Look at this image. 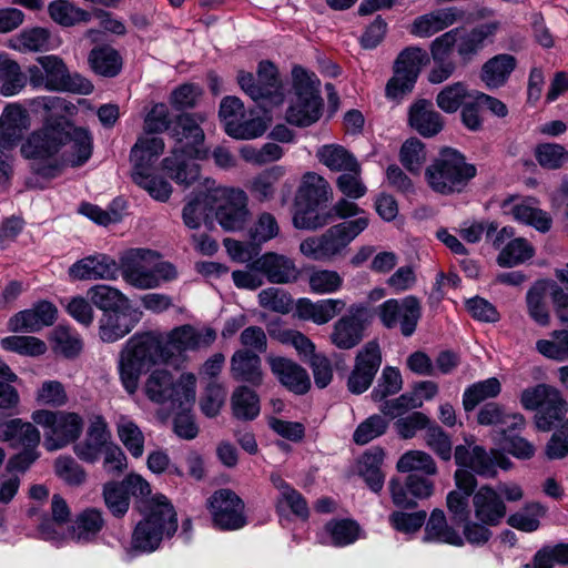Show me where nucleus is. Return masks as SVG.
I'll return each instance as SVG.
<instances>
[{
	"label": "nucleus",
	"instance_id": "6e6552de",
	"mask_svg": "<svg viewBox=\"0 0 568 568\" xmlns=\"http://www.w3.org/2000/svg\"><path fill=\"white\" fill-rule=\"evenodd\" d=\"M196 378L193 374H182L179 379L165 368H156L151 372L144 383L145 396L153 403H170L175 405H193L195 402Z\"/></svg>",
	"mask_w": 568,
	"mask_h": 568
},
{
	"label": "nucleus",
	"instance_id": "f03ea898",
	"mask_svg": "<svg viewBox=\"0 0 568 568\" xmlns=\"http://www.w3.org/2000/svg\"><path fill=\"white\" fill-rule=\"evenodd\" d=\"M206 120L204 113H182L170 129L175 141L171 154L162 160V169L175 183L190 186L200 176V165L194 160L209 156L205 134L201 124Z\"/></svg>",
	"mask_w": 568,
	"mask_h": 568
},
{
	"label": "nucleus",
	"instance_id": "3c124183",
	"mask_svg": "<svg viewBox=\"0 0 568 568\" xmlns=\"http://www.w3.org/2000/svg\"><path fill=\"white\" fill-rule=\"evenodd\" d=\"M501 384L498 378L490 377L468 386L463 395V406L466 412H471L481 402L495 398L500 394Z\"/></svg>",
	"mask_w": 568,
	"mask_h": 568
},
{
	"label": "nucleus",
	"instance_id": "c85d7f7f",
	"mask_svg": "<svg viewBox=\"0 0 568 568\" xmlns=\"http://www.w3.org/2000/svg\"><path fill=\"white\" fill-rule=\"evenodd\" d=\"M41 440L34 423L21 418L0 416V442L8 443L12 448L38 447Z\"/></svg>",
	"mask_w": 568,
	"mask_h": 568
},
{
	"label": "nucleus",
	"instance_id": "49530a36",
	"mask_svg": "<svg viewBox=\"0 0 568 568\" xmlns=\"http://www.w3.org/2000/svg\"><path fill=\"white\" fill-rule=\"evenodd\" d=\"M88 300L103 313L130 305V300L121 291L105 284H98L87 292Z\"/></svg>",
	"mask_w": 568,
	"mask_h": 568
},
{
	"label": "nucleus",
	"instance_id": "aec40b11",
	"mask_svg": "<svg viewBox=\"0 0 568 568\" xmlns=\"http://www.w3.org/2000/svg\"><path fill=\"white\" fill-rule=\"evenodd\" d=\"M434 481L428 476L419 474H409L405 483H400L397 478L389 480V491L392 501L395 506L404 509H414L417 503L414 498L426 499L434 493Z\"/></svg>",
	"mask_w": 568,
	"mask_h": 568
},
{
	"label": "nucleus",
	"instance_id": "7ed1b4c3",
	"mask_svg": "<svg viewBox=\"0 0 568 568\" xmlns=\"http://www.w3.org/2000/svg\"><path fill=\"white\" fill-rule=\"evenodd\" d=\"M164 334L145 332L133 335L120 353L119 373L124 389L133 395L139 388L140 376L145 368L156 364H170L165 351Z\"/></svg>",
	"mask_w": 568,
	"mask_h": 568
},
{
	"label": "nucleus",
	"instance_id": "680f3d73",
	"mask_svg": "<svg viewBox=\"0 0 568 568\" xmlns=\"http://www.w3.org/2000/svg\"><path fill=\"white\" fill-rule=\"evenodd\" d=\"M468 97L466 84L459 81L444 87L436 97V104L446 113H455L462 105L464 106Z\"/></svg>",
	"mask_w": 568,
	"mask_h": 568
},
{
	"label": "nucleus",
	"instance_id": "4d7b16f0",
	"mask_svg": "<svg viewBox=\"0 0 568 568\" xmlns=\"http://www.w3.org/2000/svg\"><path fill=\"white\" fill-rule=\"evenodd\" d=\"M546 515V508L540 503H528L523 509L510 515L507 524L525 532L536 531L540 526V518Z\"/></svg>",
	"mask_w": 568,
	"mask_h": 568
},
{
	"label": "nucleus",
	"instance_id": "774afa93",
	"mask_svg": "<svg viewBox=\"0 0 568 568\" xmlns=\"http://www.w3.org/2000/svg\"><path fill=\"white\" fill-rule=\"evenodd\" d=\"M282 174V168L274 166L255 176L250 184V191L253 196L260 202L273 199L275 193L274 185Z\"/></svg>",
	"mask_w": 568,
	"mask_h": 568
},
{
	"label": "nucleus",
	"instance_id": "412c9836",
	"mask_svg": "<svg viewBox=\"0 0 568 568\" xmlns=\"http://www.w3.org/2000/svg\"><path fill=\"white\" fill-rule=\"evenodd\" d=\"M454 479L457 489L447 494L446 506L452 519L460 525L470 518L469 497H473L478 483L467 469H457Z\"/></svg>",
	"mask_w": 568,
	"mask_h": 568
},
{
	"label": "nucleus",
	"instance_id": "393cba45",
	"mask_svg": "<svg viewBox=\"0 0 568 568\" xmlns=\"http://www.w3.org/2000/svg\"><path fill=\"white\" fill-rule=\"evenodd\" d=\"M215 215L225 231L242 230L248 217L245 192L239 189L225 190L223 203L219 205Z\"/></svg>",
	"mask_w": 568,
	"mask_h": 568
},
{
	"label": "nucleus",
	"instance_id": "0e129e2a",
	"mask_svg": "<svg viewBox=\"0 0 568 568\" xmlns=\"http://www.w3.org/2000/svg\"><path fill=\"white\" fill-rule=\"evenodd\" d=\"M534 255V247L523 237L511 240L499 253L497 262L500 266L513 267L524 263Z\"/></svg>",
	"mask_w": 568,
	"mask_h": 568
},
{
	"label": "nucleus",
	"instance_id": "dca6fc26",
	"mask_svg": "<svg viewBox=\"0 0 568 568\" xmlns=\"http://www.w3.org/2000/svg\"><path fill=\"white\" fill-rule=\"evenodd\" d=\"M37 62L44 69L49 91H67L79 94L92 92V83L78 73H70L63 60L58 55H42L37 59Z\"/></svg>",
	"mask_w": 568,
	"mask_h": 568
},
{
	"label": "nucleus",
	"instance_id": "f704fd0d",
	"mask_svg": "<svg viewBox=\"0 0 568 568\" xmlns=\"http://www.w3.org/2000/svg\"><path fill=\"white\" fill-rule=\"evenodd\" d=\"M345 307L346 302L341 298H326L316 302L310 298H300L296 304V313L304 321L324 325L342 313Z\"/></svg>",
	"mask_w": 568,
	"mask_h": 568
},
{
	"label": "nucleus",
	"instance_id": "09e8293b",
	"mask_svg": "<svg viewBox=\"0 0 568 568\" xmlns=\"http://www.w3.org/2000/svg\"><path fill=\"white\" fill-rule=\"evenodd\" d=\"M233 415L237 419L253 420L260 414V398L247 386H237L231 397Z\"/></svg>",
	"mask_w": 568,
	"mask_h": 568
},
{
	"label": "nucleus",
	"instance_id": "1a4fd4ad",
	"mask_svg": "<svg viewBox=\"0 0 568 568\" xmlns=\"http://www.w3.org/2000/svg\"><path fill=\"white\" fill-rule=\"evenodd\" d=\"M520 403L525 409L537 410L535 425L541 432L551 430L565 419L568 412V403L560 390L547 384L524 389Z\"/></svg>",
	"mask_w": 568,
	"mask_h": 568
},
{
	"label": "nucleus",
	"instance_id": "a878e982",
	"mask_svg": "<svg viewBox=\"0 0 568 568\" xmlns=\"http://www.w3.org/2000/svg\"><path fill=\"white\" fill-rule=\"evenodd\" d=\"M69 275L79 281H114L119 276V265L113 257L106 254L90 255L72 264Z\"/></svg>",
	"mask_w": 568,
	"mask_h": 568
},
{
	"label": "nucleus",
	"instance_id": "ddd939ff",
	"mask_svg": "<svg viewBox=\"0 0 568 568\" xmlns=\"http://www.w3.org/2000/svg\"><path fill=\"white\" fill-rule=\"evenodd\" d=\"M428 62L426 50L419 47L404 49L395 61L394 75L386 84L387 98L397 100L412 92L423 65Z\"/></svg>",
	"mask_w": 568,
	"mask_h": 568
},
{
	"label": "nucleus",
	"instance_id": "5701e85b",
	"mask_svg": "<svg viewBox=\"0 0 568 568\" xmlns=\"http://www.w3.org/2000/svg\"><path fill=\"white\" fill-rule=\"evenodd\" d=\"M266 362L272 374L290 392L303 395L311 388V379L306 369L293 359L270 355Z\"/></svg>",
	"mask_w": 568,
	"mask_h": 568
},
{
	"label": "nucleus",
	"instance_id": "0eeeda50",
	"mask_svg": "<svg viewBox=\"0 0 568 568\" xmlns=\"http://www.w3.org/2000/svg\"><path fill=\"white\" fill-rule=\"evenodd\" d=\"M368 226L366 216L342 222L318 236H310L300 244V252L314 261H333L341 256L349 243Z\"/></svg>",
	"mask_w": 568,
	"mask_h": 568
},
{
	"label": "nucleus",
	"instance_id": "f257e3e1",
	"mask_svg": "<svg viewBox=\"0 0 568 568\" xmlns=\"http://www.w3.org/2000/svg\"><path fill=\"white\" fill-rule=\"evenodd\" d=\"M91 133L77 128L64 118L47 120L22 141L21 155L31 170L43 178L58 176L65 165L81 166L92 154Z\"/></svg>",
	"mask_w": 568,
	"mask_h": 568
},
{
	"label": "nucleus",
	"instance_id": "79ce46f5",
	"mask_svg": "<svg viewBox=\"0 0 568 568\" xmlns=\"http://www.w3.org/2000/svg\"><path fill=\"white\" fill-rule=\"evenodd\" d=\"M499 28V22L493 21L480 24L470 31L459 29L457 52L467 62L483 47L485 39L493 36Z\"/></svg>",
	"mask_w": 568,
	"mask_h": 568
},
{
	"label": "nucleus",
	"instance_id": "ea45409f",
	"mask_svg": "<svg viewBox=\"0 0 568 568\" xmlns=\"http://www.w3.org/2000/svg\"><path fill=\"white\" fill-rule=\"evenodd\" d=\"M104 527L102 511L97 508H87L77 515L69 528V537L77 542H91Z\"/></svg>",
	"mask_w": 568,
	"mask_h": 568
},
{
	"label": "nucleus",
	"instance_id": "72a5a7b5",
	"mask_svg": "<svg viewBox=\"0 0 568 568\" xmlns=\"http://www.w3.org/2000/svg\"><path fill=\"white\" fill-rule=\"evenodd\" d=\"M408 122L424 138H433L444 128L443 116L434 109L433 103L426 99H420L410 105Z\"/></svg>",
	"mask_w": 568,
	"mask_h": 568
},
{
	"label": "nucleus",
	"instance_id": "052dcab7",
	"mask_svg": "<svg viewBox=\"0 0 568 568\" xmlns=\"http://www.w3.org/2000/svg\"><path fill=\"white\" fill-rule=\"evenodd\" d=\"M426 446L436 454L442 460L448 462L453 454V443L450 436L434 420L427 427L424 434Z\"/></svg>",
	"mask_w": 568,
	"mask_h": 568
},
{
	"label": "nucleus",
	"instance_id": "39448f33",
	"mask_svg": "<svg viewBox=\"0 0 568 568\" xmlns=\"http://www.w3.org/2000/svg\"><path fill=\"white\" fill-rule=\"evenodd\" d=\"M320 79L301 65L292 69L293 97L286 110V121L296 126H308L321 116Z\"/></svg>",
	"mask_w": 568,
	"mask_h": 568
},
{
	"label": "nucleus",
	"instance_id": "423d86ee",
	"mask_svg": "<svg viewBox=\"0 0 568 568\" xmlns=\"http://www.w3.org/2000/svg\"><path fill=\"white\" fill-rule=\"evenodd\" d=\"M476 175V168L455 149L445 148L425 171L433 191L440 194L460 192Z\"/></svg>",
	"mask_w": 568,
	"mask_h": 568
},
{
	"label": "nucleus",
	"instance_id": "603ef678",
	"mask_svg": "<svg viewBox=\"0 0 568 568\" xmlns=\"http://www.w3.org/2000/svg\"><path fill=\"white\" fill-rule=\"evenodd\" d=\"M51 32L47 28L33 27L22 30L11 41V48L21 52L48 50Z\"/></svg>",
	"mask_w": 568,
	"mask_h": 568
},
{
	"label": "nucleus",
	"instance_id": "69168bd1",
	"mask_svg": "<svg viewBox=\"0 0 568 568\" xmlns=\"http://www.w3.org/2000/svg\"><path fill=\"white\" fill-rule=\"evenodd\" d=\"M509 213L516 221L531 225L540 232H547L551 226V219L546 212L525 203L514 204Z\"/></svg>",
	"mask_w": 568,
	"mask_h": 568
},
{
	"label": "nucleus",
	"instance_id": "cd10ccee",
	"mask_svg": "<svg viewBox=\"0 0 568 568\" xmlns=\"http://www.w3.org/2000/svg\"><path fill=\"white\" fill-rule=\"evenodd\" d=\"M139 317L131 305L103 313L99 321V336L105 343H114L128 335Z\"/></svg>",
	"mask_w": 568,
	"mask_h": 568
},
{
	"label": "nucleus",
	"instance_id": "9d476101",
	"mask_svg": "<svg viewBox=\"0 0 568 568\" xmlns=\"http://www.w3.org/2000/svg\"><path fill=\"white\" fill-rule=\"evenodd\" d=\"M31 419L43 428V446L48 452L74 443L83 430L82 417L73 412L38 409L31 414Z\"/></svg>",
	"mask_w": 568,
	"mask_h": 568
},
{
	"label": "nucleus",
	"instance_id": "8fccbe9b",
	"mask_svg": "<svg viewBox=\"0 0 568 568\" xmlns=\"http://www.w3.org/2000/svg\"><path fill=\"white\" fill-rule=\"evenodd\" d=\"M88 60L92 70L103 77H115L122 67L118 51L108 45L92 49Z\"/></svg>",
	"mask_w": 568,
	"mask_h": 568
},
{
	"label": "nucleus",
	"instance_id": "6ab92c4d",
	"mask_svg": "<svg viewBox=\"0 0 568 568\" xmlns=\"http://www.w3.org/2000/svg\"><path fill=\"white\" fill-rule=\"evenodd\" d=\"M382 364L378 343L372 341L357 353L354 368L347 381V388L353 394H362L368 389Z\"/></svg>",
	"mask_w": 568,
	"mask_h": 568
},
{
	"label": "nucleus",
	"instance_id": "c03bdc74",
	"mask_svg": "<svg viewBox=\"0 0 568 568\" xmlns=\"http://www.w3.org/2000/svg\"><path fill=\"white\" fill-rule=\"evenodd\" d=\"M384 456L382 448L373 447L358 462V474L374 493L381 491L384 486L385 476L381 469Z\"/></svg>",
	"mask_w": 568,
	"mask_h": 568
},
{
	"label": "nucleus",
	"instance_id": "5fc2aeb1",
	"mask_svg": "<svg viewBox=\"0 0 568 568\" xmlns=\"http://www.w3.org/2000/svg\"><path fill=\"white\" fill-rule=\"evenodd\" d=\"M396 468L400 473H423L426 476H435L438 473L434 458L424 450L406 452L398 459Z\"/></svg>",
	"mask_w": 568,
	"mask_h": 568
},
{
	"label": "nucleus",
	"instance_id": "4468645a",
	"mask_svg": "<svg viewBox=\"0 0 568 568\" xmlns=\"http://www.w3.org/2000/svg\"><path fill=\"white\" fill-rule=\"evenodd\" d=\"M372 313L363 303H354L332 327L331 343L338 349L347 351L356 347L365 337V331L371 324Z\"/></svg>",
	"mask_w": 568,
	"mask_h": 568
},
{
	"label": "nucleus",
	"instance_id": "bf43d9fd",
	"mask_svg": "<svg viewBox=\"0 0 568 568\" xmlns=\"http://www.w3.org/2000/svg\"><path fill=\"white\" fill-rule=\"evenodd\" d=\"M399 159L408 172L419 174L427 160L425 144L416 138L408 139L400 148Z\"/></svg>",
	"mask_w": 568,
	"mask_h": 568
},
{
	"label": "nucleus",
	"instance_id": "338daca9",
	"mask_svg": "<svg viewBox=\"0 0 568 568\" xmlns=\"http://www.w3.org/2000/svg\"><path fill=\"white\" fill-rule=\"evenodd\" d=\"M554 341L539 339L536 349L547 358L558 362L568 359V329H557L551 333Z\"/></svg>",
	"mask_w": 568,
	"mask_h": 568
},
{
	"label": "nucleus",
	"instance_id": "a18cd8bd",
	"mask_svg": "<svg viewBox=\"0 0 568 568\" xmlns=\"http://www.w3.org/2000/svg\"><path fill=\"white\" fill-rule=\"evenodd\" d=\"M316 156L331 171L341 172V174L353 168L357 169L359 164L348 150L338 144L323 145L317 150Z\"/></svg>",
	"mask_w": 568,
	"mask_h": 568
},
{
	"label": "nucleus",
	"instance_id": "473e14b6",
	"mask_svg": "<svg viewBox=\"0 0 568 568\" xmlns=\"http://www.w3.org/2000/svg\"><path fill=\"white\" fill-rule=\"evenodd\" d=\"M230 373L234 381L258 387L263 383L262 361L248 349L236 351L230 362Z\"/></svg>",
	"mask_w": 568,
	"mask_h": 568
},
{
	"label": "nucleus",
	"instance_id": "2f4dec72",
	"mask_svg": "<svg viewBox=\"0 0 568 568\" xmlns=\"http://www.w3.org/2000/svg\"><path fill=\"white\" fill-rule=\"evenodd\" d=\"M26 111L18 104L4 108L0 115V150L11 155V150L17 145L26 129Z\"/></svg>",
	"mask_w": 568,
	"mask_h": 568
},
{
	"label": "nucleus",
	"instance_id": "13d9d810",
	"mask_svg": "<svg viewBox=\"0 0 568 568\" xmlns=\"http://www.w3.org/2000/svg\"><path fill=\"white\" fill-rule=\"evenodd\" d=\"M52 348L67 358L80 354L83 343L80 336L67 326H57L51 333Z\"/></svg>",
	"mask_w": 568,
	"mask_h": 568
},
{
	"label": "nucleus",
	"instance_id": "c9c22d12",
	"mask_svg": "<svg viewBox=\"0 0 568 568\" xmlns=\"http://www.w3.org/2000/svg\"><path fill=\"white\" fill-rule=\"evenodd\" d=\"M463 17L457 8H445L432 11L416 18L410 27V33L419 38H429L454 24Z\"/></svg>",
	"mask_w": 568,
	"mask_h": 568
},
{
	"label": "nucleus",
	"instance_id": "4be33fe9",
	"mask_svg": "<svg viewBox=\"0 0 568 568\" xmlns=\"http://www.w3.org/2000/svg\"><path fill=\"white\" fill-rule=\"evenodd\" d=\"M253 271L266 276L274 284L294 283L300 277V270L295 262L286 255L267 252L250 264Z\"/></svg>",
	"mask_w": 568,
	"mask_h": 568
},
{
	"label": "nucleus",
	"instance_id": "bb28decb",
	"mask_svg": "<svg viewBox=\"0 0 568 568\" xmlns=\"http://www.w3.org/2000/svg\"><path fill=\"white\" fill-rule=\"evenodd\" d=\"M454 458L460 469H467L471 474L494 478L497 475L496 458L493 449L488 453L484 447L458 445L454 450Z\"/></svg>",
	"mask_w": 568,
	"mask_h": 568
},
{
	"label": "nucleus",
	"instance_id": "e433bc0d",
	"mask_svg": "<svg viewBox=\"0 0 568 568\" xmlns=\"http://www.w3.org/2000/svg\"><path fill=\"white\" fill-rule=\"evenodd\" d=\"M164 140L160 136L144 135L138 139L131 150L132 173H152L153 164L163 153Z\"/></svg>",
	"mask_w": 568,
	"mask_h": 568
},
{
	"label": "nucleus",
	"instance_id": "de8ad7c7",
	"mask_svg": "<svg viewBox=\"0 0 568 568\" xmlns=\"http://www.w3.org/2000/svg\"><path fill=\"white\" fill-rule=\"evenodd\" d=\"M320 205H308V203H296L293 214V225L297 230L316 231L332 223L331 213L320 212Z\"/></svg>",
	"mask_w": 568,
	"mask_h": 568
},
{
	"label": "nucleus",
	"instance_id": "20e7f679",
	"mask_svg": "<svg viewBox=\"0 0 568 568\" xmlns=\"http://www.w3.org/2000/svg\"><path fill=\"white\" fill-rule=\"evenodd\" d=\"M142 513L145 518L136 524L131 547L141 552H152L159 548L163 537H171L176 531V513L165 496L152 499L149 510Z\"/></svg>",
	"mask_w": 568,
	"mask_h": 568
},
{
	"label": "nucleus",
	"instance_id": "4c0bfd02",
	"mask_svg": "<svg viewBox=\"0 0 568 568\" xmlns=\"http://www.w3.org/2000/svg\"><path fill=\"white\" fill-rule=\"evenodd\" d=\"M424 541L464 546L462 535L448 524L444 510L435 508L425 524Z\"/></svg>",
	"mask_w": 568,
	"mask_h": 568
},
{
	"label": "nucleus",
	"instance_id": "a211bd4d",
	"mask_svg": "<svg viewBox=\"0 0 568 568\" xmlns=\"http://www.w3.org/2000/svg\"><path fill=\"white\" fill-rule=\"evenodd\" d=\"M216 339V332L213 328L199 331L192 325L185 324L173 328L164 335L165 351L169 352L170 364L186 351H195L210 346Z\"/></svg>",
	"mask_w": 568,
	"mask_h": 568
},
{
	"label": "nucleus",
	"instance_id": "b1692460",
	"mask_svg": "<svg viewBox=\"0 0 568 568\" xmlns=\"http://www.w3.org/2000/svg\"><path fill=\"white\" fill-rule=\"evenodd\" d=\"M474 517L488 526H498L507 515V506L499 493L489 485L479 487L471 498Z\"/></svg>",
	"mask_w": 568,
	"mask_h": 568
},
{
	"label": "nucleus",
	"instance_id": "f3484780",
	"mask_svg": "<svg viewBox=\"0 0 568 568\" xmlns=\"http://www.w3.org/2000/svg\"><path fill=\"white\" fill-rule=\"evenodd\" d=\"M209 504L213 523L220 529L235 530L245 526L244 503L233 490H216Z\"/></svg>",
	"mask_w": 568,
	"mask_h": 568
},
{
	"label": "nucleus",
	"instance_id": "c756f323",
	"mask_svg": "<svg viewBox=\"0 0 568 568\" xmlns=\"http://www.w3.org/2000/svg\"><path fill=\"white\" fill-rule=\"evenodd\" d=\"M55 318L57 307L48 301H41L32 308L17 313L10 318L9 326L13 332L22 331L34 333L39 332L44 326L52 325Z\"/></svg>",
	"mask_w": 568,
	"mask_h": 568
},
{
	"label": "nucleus",
	"instance_id": "58836bf2",
	"mask_svg": "<svg viewBox=\"0 0 568 568\" xmlns=\"http://www.w3.org/2000/svg\"><path fill=\"white\" fill-rule=\"evenodd\" d=\"M516 67L517 60L514 55L497 54L483 64L480 80L488 89H498L507 83Z\"/></svg>",
	"mask_w": 568,
	"mask_h": 568
},
{
	"label": "nucleus",
	"instance_id": "9b49d317",
	"mask_svg": "<svg viewBox=\"0 0 568 568\" xmlns=\"http://www.w3.org/2000/svg\"><path fill=\"white\" fill-rule=\"evenodd\" d=\"M236 79L241 89L263 108L280 105L284 101L278 71L271 61L258 63L257 80L253 73L243 70L239 71Z\"/></svg>",
	"mask_w": 568,
	"mask_h": 568
},
{
	"label": "nucleus",
	"instance_id": "864d4df0",
	"mask_svg": "<svg viewBox=\"0 0 568 568\" xmlns=\"http://www.w3.org/2000/svg\"><path fill=\"white\" fill-rule=\"evenodd\" d=\"M120 440L134 458L144 453V435L140 427L128 416L121 415L116 422Z\"/></svg>",
	"mask_w": 568,
	"mask_h": 568
},
{
	"label": "nucleus",
	"instance_id": "7c9ffc66",
	"mask_svg": "<svg viewBox=\"0 0 568 568\" xmlns=\"http://www.w3.org/2000/svg\"><path fill=\"white\" fill-rule=\"evenodd\" d=\"M110 439L108 425L102 416L94 417L87 430L84 440L74 445V454L83 462L98 460L103 448H106Z\"/></svg>",
	"mask_w": 568,
	"mask_h": 568
},
{
	"label": "nucleus",
	"instance_id": "37998d69",
	"mask_svg": "<svg viewBox=\"0 0 568 568\" xmlns=\"http://www.w3.org/2000/svg\"><path fill=\"white\" fill-rule=\"evenodd\" d=\"M28 82L19 63L8 53H0V94L12 97L21 92Z\"/></svg>",
	"mask_w": 568,
	"mask_h": 568
},
{
	"label": "nucleus",
	"instance_id": "2eb2a0df",
	"mask_svg": "<svg viewBox=\"0 0 568 568\" xmlns=\"http://www.w3.org/2000/svg\"><path fill=\"white\" fill-rule=\"evenodd\" d=\"M156 253L148 248H130L124 251L119 258V273L123 280L138 290L156 287V280L151 273V263Z\"/></svg>",
	"mask_w": 568,
	"mask_h": 568
},
{
	"label": "nucleus",
	"instance_id": "a19ab883",
	"mask_svg": "<svg viewBox=\"0 0 568 568\" xmlns=\"http://www.w3.org/2000/svg\"><path fill=\"white\" fill-rule=\"evenodd\" d=\"M333 195L329 183L320 174L307 172L302 178L297 190L296 203H308V205H322L331 200Z\"/></svg>",
	"mask_w": 568,
	"mask_h": 568
},
{
	"label": "nucleus",
	"instance_id": "e2e57ef3",
	"mask_svg": "<svg viewBox=\"0 0 568 568\" xmlns=\"http://www.w3.org/2000/svg\"><path fill=\"white\" fill-rule=\"evenodd\" d=\"M103 499L106 508L114 517H123L130 508V497L120 481L104 484Z\"/></svg>",
	"mask_w": 568,
	"mask_h": 568
},
{
	"label": "nucleus",
	"instance_id": "f8f14e48",
	"mask_svg": "<svg viewBox=\"0 0 568 568\" xmlns=\"http://www.w3.org/2000/svg\"><path fill=\"white\" fill-rule=\"evenodd\" d=\"M375 314L383 327L398 329L404 337H410L416 332L423 308L416 296L408 295L386 300L375 308Z\"/></svg>",
	"mask_w": 568,
	"mask_h": 568
},
{
	"label": "nucleus",
	"instance_id": "6e6d98bb",
	"mask_svg": "<svg viewBox=\"0 0 568 568\" xmlns=\"http://www.w3.org/2000/svg\"><path fill=\"white\" fill-rule=\"evenodd\" d=\"M50 18L62 27H72L81 22H88L91 14L67 0L52 1L48 7Z\"/></svg>",
	"mask_w": 568,
	"mask_h": 568
}]
</instances>
